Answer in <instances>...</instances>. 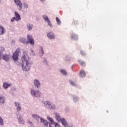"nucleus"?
<instances>
[{
  "mask_svg": "<svg viewBox=\"0 0 127 127\" xmlns=\"http://www.w3.org/2000/svg\"><path fill=\"white\" fill-rule=\"evenodd\" d=\"M43 18L45 20V21H48V20H49V19H48V16H46V15H44L43 16Z\"/></svg>",
  "mask_w": 127,
  "mask_h": 127,
  "instance_id": "obj_26",
  "label": "nucleus"
},
{
  "mask_svg": "<svg viewBox=\"0 0 127 127\" xmlns=\"http://www.w3.org/2000/svg\"><path fill=\"white\" fill-rule=\"evenodd\" d=\"M56 21L58 23V24H59V25H60V24H61V21L60 20V19H59V18H58V17H56Z\"/></svg>",
  "mask_w": 127,
  "mask_h": 127,
  "instance_id": "obj_25",
  "label": "nucleus"
},
{
  "mask_svg": "<svg viewBox=\"0 0 127 127\" xmlns=\"http://www.w3.org/2000/svg\"><path fill=\"white\" fill-rule=\"evenodd\" d=\"M5 33V29L1 26H0V35H3Z\"/></svg>",
  "mask_w": 127,
  "mask_h": 127,
  "instance_id": "obj_15",
  "label": "nucleus"
},
{
  "mask_svg": "<svg viewBox=\"0 0 127 127\" xmlns=\"http://www.w3.org/2000/svg\"><path fill=\"white\" fill-rule=\"evenodd\" d=\"M47 37L50 39H54V38H55V36L54 35V33L51 32L47 34Z\"/></svg>",
  "mask_w": 127,
  "mask_h": 127,
  "instance_id": "obj_12",
  "label": "nucleus"
},
{
  "mask_svg": "<svg viewBox=\"0 0 127 127\" xmlns=\"http://www.w3.org/2000/svg\"><path fill=\"white\" fill-rule=\"evenodd\" d=\"M14 14L15 16V17L16 21H19V20H20L21 19V18L20 17V15L18 14V12L15 11Z\"/></svg>",
  "mask_w": 127,
  "mask_h": 127,
  "instance_id": "obj_10",
  "label": "nucleus"
},
{
  "mask_svg": "<svg viewBox=\"0 0 127 127\" xmlns=\"http://www.w3.org/2000/svg\"><path fill=\"white\" fill-rule=\"evenodd\" d=\"M27 42L28 43H30L31 45H34V39H33V37H32V36L30 35H28L27 36Z\"/></svg>",
  "mask_w": 127,
  "mask_h": 127,
  "instance_id": "obj_4",
  "label": "nucleus"
},
{
  "mask_svg": "<svg viewBox=\"0 0 127 127\" xmlns=\"http://www.w3.org/2000/svg\"><path fill=\"white\" fill-rule=\"evenodd\" d=\"M47 22H48V25H49L50 27H52V24H51V22H50V20H48V21H47Z\"/></svg>",
  "mask_w": 127,
  "mask_h": 127,
  "instance_id": "obj_30",
  "label": "nucleus"
},
{
  "mask_svg": "<svg viewBox=\"0 0 127 127\" xmlns=\"http://www.w3.org/2000/svg\"><path fill=\"white\" fill-rule=\"evenodd\" d=\"M19 53H20V49L18 48L13 54L12 58L14 61H15V62H17V60H18V56H19Z\"/></svg>",
  "mask_w": 127,
  "mask_h": 127,
  "instance_id": "obj_3",
  "label": "nucleus"
},
{
  "mask_svg": "<svg viewBox=\"0 0 127 127\" xmlns=\"http://www.w3.org/2000/svg\"><path fill=\"white\" fill-rule=\"evenodd\" d=\"M28 59H29V57H28V55H27V53L24 52V56L22 58V68L23 71H29L30 69V63L28 62Z\"/></svg>",
  "mask_w": 127,
  "mask_h": 127,
  "instance_id": "obj_1",
  "label": "nucleus"
},
{
  "mask_svg": "<svg viewBox=\"0 0 127 127\" xmlns=\"http://www.w3.org/2000/svg\"><path fill=\"white\" fill-rule=\"evenodd\" d=\"M60 122L61 123H62L63 126H64V127H70V126H69L68 124H67V122H66V120L64 118H62Z\"/></svg>",
  "mask_w": 127,
  "mask_h": 127,
  "instance_id": "obj_8",
  "label": "nucleus"
},
{
  "mask_svg": "<svg viewBox=\"0 0 127 127\" xmlns=\"http://www.w3.org/2000/svg\"><path fill=\"white\" fill-rule=\"evenodd\" d=\"M11 84L10 83H7V82H5L3 84V87L5 89H7V88H9L10 86H11Z\"/></svg>",
  "mask_w": 127,
  "mask_h": 127,
  "instance_id": "obj_16",
  "label": "nucleus"
},
{
  "mask_svg": "<svg viewBox=\"0 0 127 127\" xmlns=\"http://www.w3.org/2000/svg\"><path fill=\"white\" fill-rule=\"evenodd\" d=\"M16 4L19 6L20 9H22V3L20 2V0H14Z\"/></svg>",
  "mask_w": 127,
  "mask_h": 127,
  "instance_id": "obj_9",
  "label": "nucleus"
},
{
  "mask_svg": "<svg viewBox=\"0 0 127 127\" xmlns=\"http://www.w3.org/2000/svg\"><path fill=\"white\" fill-rule=\"evenodd\" d=\"M55 127H60V126L59 125V124L58 123H56L55 124Z\"/></svg>",
  "mask_w": 127,
  "mask_h": 127,
  "instance_id": "obj_36",
  "label": "nucleus"
},
{
  "mask_svg": "<svg viewBox=\"0 0 127 127\" xmlns=\"http://www.w3.org/2000/svg\"><path fill=\"white\" fill-rule=\"evenodd\" d=\"M32 24H29L27 25V27L29 29V30H31V29H32Z\"/></svg>",
  "mask_w": 127,
  "mask_h": 127,
  "instance_id": "obj_27",
  "label": "nucleus"
},
{
  "mask_svg": "<svg viewBox=\"0 0 127 127\" xmlns=\"http://www.w3.org/2000/svg\"><path fill=\"white\" fill-rule=\"evenodd\" d=\"M70 84L71 85H74V86H76V84L75 83H74V82H73V81H70Z\"/></svg>",
  "mask_w": 127,
  "mask_h": 127,
  "instance_id": "obj_37",
  "label": "nucleus"
},
{
  "mask_svg": "<svg viewBox=\"0 0 127 127\" xmlns=\"http://www.w3.org/2000/svg\"><path fill=\"white\" fill-rule=\"evenodd\" d=\"M80 76L81 78H84V77L86 76V73L84 70H81L80 72Z\"/></svg>",
  "mask_w": 127,
  "mask_h": 127,
  "instance_id": "obj_18",
  "label": "nucleus"
},
{
  "mask_svg": "<svg viewBox=\"0 0 127 127\" xmlns=\"http://www.w3.org/2000/svg\"><path fill=\"white\" fill-rule=\"evenodd\" d=\"M78 63L81 66H85L86 65V64H85V62H83L81 60H78Z\"/></svg>",
  "mask_w": 127,
  "mask_h": 127,
  "instance_id": "obj_22",
  "label": "nucleus"
},
{
  "mask_svg": "<svg viewBox=\"0 0 127 127\" xmlns=\"http://www.w3.org/2000/svg\"><path fill=\"white\" fill-rule=\"evenodd\" d=\"M61 73L63 74V75H65V76L67 75V71L64 69L61 70Z\"/></svg>",
  "mask_w": 127,
  "mask_h": 127,
  "instance_id": "obj_23",
  "label": "nucleus"
},
{
  "mask_svg": "<svg viewBox=\"0 0 127 127\" xmlns=\"http://www.w3.org/2000/svg\"><path fill=\"white\" fill-rule=\"evenodd\" d=\"M56 119L59 122H60L61 120H62V118L58 113H56Z\"/></svg>",
  "mask_w": 127,
  "mask_h": 127,
  "instance_id": "obj_17",
  "label": "nucleus"
},
{
  "mask_svg": "<svg viewBox=\"0 0 127 127\" xmlns=\"http://www.w3.org/2000/svg\"><path fill=\"white\" fill-rule=\"evenodd\" d=\"M47 120H48V121L51 122L52 125H55V124H56V123L54 122V120H53L52 118H50L49 117H47Z\"/></svg>",
  "mask_w": 127,
  "mask_h": 127,
  "instance_id": "obj_19",
  "label": "nucleus"
},
{
  "mask_svg": "<svg viewBox=\"0 0 127 127\" xmlns=\"http://www.w3.org/2000/svg\"><path fill=\"white\" fill-rule=\"evenodd\" d=\"M31 94L35 97H40V95H41V93L40 91L36 92L33 89L31 90Z\"/></svg>",
  "mask_w": 127,
  "mask_h": 127,
  "instance_id": "obj_5",
  "label": "nucleus"
},
{
  "mask_svg": "<svg viewBox=\"0 0 127 127\" xmlns=\"http://www.w3.org/2000/svg\"><path fill=\"white\" fill-rule=\"evenodd\" d=\"M19 40L22 43H26V39L24 38H20Z\"/></svg>",
  "mask_w": 127,
  "mask_h": 127,
  "instance_id": "obj_20",
  "label": "nucleus"
},
{
  "mask_svg": "<svg viewBox=\"0 0 127 127\" xmlns=\"http://www.w3.org/2000/svg\"><path fill=\"white\" fill-rule=\"evenodd\" d=\"M41 51H42V54H43V48H41Z\"/></svg>",
  "mask_w": 127,
  "mask_h": 127,
  "instance_id": "obj_40",
  "label": "nucleus"
},
{
  "mask_svg": "<svg viewBox=\"0 0 127 127\" xmlns=\"http://www.w3.org/2000/svg\"><path fill=\"white\" fill-rule=\"evenodd\" d=\"M41 1H45L46 0H40Z\"/></svg>",
  "mask_w": 127,
  "mask_h": 127,
  "instance_id": "obj_41",
  "label": "nucleus"
},
{
  "mask_svg": "<svg viewBox=\"0 0 127 127\" xmlns=\"http://www.w3.org/2000/svg\"><path fill=\"white\" fill-rule=\"evenodd\" d=\"M31 54H32V55H34V52H33V50H31Z\"/></svg>",
  "mask_w": 127,
  "mask_h": 127,
  "instance_id": "obj_38",
  "label": "nucleus"
},
{
  "mask_svg": "<svg viewBox=\"0 0 127 127\" xmlns=\"http://www.w3.org/2000/svg\"><path fill=\"white\" fill-rule=\"evenodd\" d=\"M78 23V22L77 21H75L74 22V24H75L76 25V24H77Z\"/></svg>",
  "mask_w": 127,
  "mask_h": 127,
  "instance_id": "obj_39",
  "label": "nucleus"
},
{
  "mask_svg": "<svg viewBox=\"0 0 127 127\" xmlns=\"http://www.w3.org/2000/svg\"><path fill=\"white\" fill-rule=\"evenodd\" d=\"M34 85L36 87V88H39L40 87V82L38 81L37 79H35L34 80Z\"/></svg>",
  "mask_w": 127,
  "mask_h": 127,
  "instance_id": "obj_13",
  "label": "nucleus"
},
{
  "mask_svg": "<svg viewBox=\"0 0 127 127\" xmlns=\"http://www.w3.org/2000/svg\"><path fill=\"white\" fill-rule=\"evenodd\" d=\"M36 121L38 123H43V125L45 126V127H52L51 126V124L50 123H48L47 121L44 120V119H42L41 117H39L38 119H37Z\"/></svg>",
  "mask_w": 127,
  "mask_h": 127,
  "instance_id": "obj_2",
  "label": "nucleus"
},
{
  "mask_svg": "<svg viewBox=\"0 0 127 127\" xmlns=\"http://www.w3.org/2000/svg\"><path fill=\"white\" fill-rule=\"evenodd\" d=\"M4 101H5V99L2 97H0V103L1 104H3L4 103Z\"/></svg>",
  "mask_w": 127,
  "mask_h": 127,
  "instance_id": "obj_24",
  "label": "nucleus"
},
{
  "mask_svg": "<svg viewBox=\"0 0 127 127\" xmlns=\"http://www.w3.org/2000/svg\"><path fill=\"white\" fill-rule=\"evenodd\" d=\"M46 104L47 106H48L50 110H53V109H55V108H56V106H55V105H52V104H51V102L49 101H46Z\"/></svg>",
  "mask_w": 127,
  "mask_h": 127,
  "instance_id": "obj_6",
  "label": "nucleus"
},
{
  "mask_svg": "<svg viewBox=\"0 0 127 127\" xmlns=\"http://www.w3.org/2000/svg\"><path fill=\"white\" fill-rule=\"evenodd\" d=\"M80 54L82 55V56H85V55H86V53H85L82 50L80 51Z\"/></svg>",
  "mask_w": 127,
  "mask_h": 127,
  "instance_id": "obj_31",
  "label": "nucleus"
},
{
  "mask_svg": "<svg viewBox=\"0 0 127 127\" xmlns=\"http://www.w3.org/2000/svg\"><path fill=\"white\" fill-rule=\"evenodd\" d=\"M4 51H5V49L3 47H0V60H1V56Z\"/></svg>",
  "mask_w": 127,
  "mask_h": 127,
  "instance_id": "obj_14",
  "label": "nucleus"
},
{
  "mask_svg": "<svg viewBox=\"0 0 127 127\" xmlns=\"http://www.w3.org/2000/svg\"><path fill=\"white\" fill-rule=\"evenodd\" d=\"M28 124H29V125H31V127H34V125H33V124L31 121H28Z\"/></svg>",
  "mask_w": 127,
  "mask_h": 127,
  "instance_id": "obj_33",
  "label": "nucleus"
},
{
  "mask_svg": "<svg viewBox=\"0 0 127 127\" xmlns=\"http://www.w3.org/2000/svg\"><path fill=\"white\" fill-rule=\"evenodd\" d=\"M24 8H28V5L25 3H24Z\"/></svg>",
  "mask_w": 127,
  "mask_h": 127,
  "instance_id": "obj_35",
  "label": "nucleus"
},
{
  "mask_svg": "<svg viewBox=\"0 0 127 127\" xmlns=\"http://www.w3.org/2000/svg\"><path fill=\"white\" fill-rule=\"evenodd\" d=\"M72 38L73 37H74V40H76V39H78V36L76 35L75 34L73 35V36H72L71 37Z\"/></svg>",
  "mask_w": 127,
  "mask_h": 127,
  "instance_id": "obj_32",
  "label": "nucleus"
},
{
  "mask_svg": "<svg viewBox=\"0 0 127 127\" xmlns=\"http://www.w3.org/2000/svg\"><path fill=\"white\" fill-rule=\"evenodd\" d=\"M18 122L20 124H23V119H22V117L20 116L19 118H18Z\"/></svg>",
  "mask_w": 127,
  "mask_h": 127,
  "instance_id": "obj_21",
  "label": "nucleus"
},
{
  "mask_svg": "<svg viewBox=\"0 0 127 127\" xmlns=\"http://www.w3.org/2000/svg\"><path fill=\"white\" fill-rule=\"evenodd\" d=\"M10 57H9V55H1V59L4 60V61L7 62L8 60H9V59Z\"/></svg>",
  "mask_w": 127,
  "mask_h": 127,
  "instance_id": "obj_7",
  "label": "nucleus"
},
{
  "mask_svg": "<svg viewBox=\"0 0 127 127\" xmlns=\"http://www.w3.org/2000/svg\"><path fill=\"white\" fill-rule=\"evenodd\" d=\"M0 126H3V120L0 117Z\"/></svg>",
  "mask_w": 127,
  "mask_h": 127,
  "instance_id": "obj_28",
  "label": "nucleus"
},
{
  "mask_svg": "<svg viewBox=\"0 0 127 127\" xmlns=\"http://www.w3.org/2000/svg\"><path fill=\"white\" fill-rule=\"evenodd\" d=\"M15 17H12L11 19V21L12 22H14V20H15Z\"/></svg>",
  "mask_w": 127,
  "mask_h": 127,
  "instance_id": "obj_34",
  "label": "nucleus"
},
{
  "mask_svg": "<svg viewBox=\"0 0 127 127\" xmlns=\"http://www.w3.org/2000/svg\"><path fill=\"white\" fill-rule=\"evenodd\" d=\"M32 117H33V119H35V120H37L39 116H37V115H32Z\"/></svg>",
  "mask_w": 127,
  "mask_h": 127,
  "instance_id": "obj_29",
  "label": "nucleus"
},
{
  "mask_svg": "<svg viewBox=\"0 0 127 127\" xmlns=\"http://www.w3.org/2000/svg\"><path fill=\"white\" fill-rule=\"evenodd\" d=\"M14 105L15 107H17V112H20L21 111V107H20V103L19 102H14Z\"/></svg>",
  "mask_w": 127,
  "mask_h": 127,
  "instance_id": "obj_11",
  "label": "nucleus"
}]
</instances>
